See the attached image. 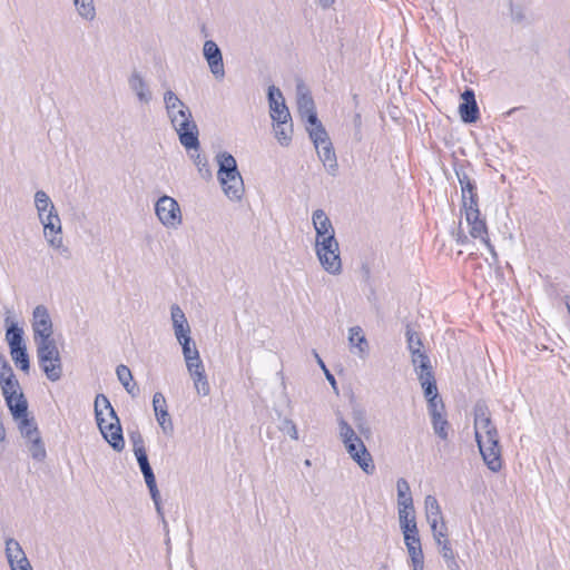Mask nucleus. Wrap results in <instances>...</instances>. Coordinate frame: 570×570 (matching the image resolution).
Instances as JSON below:
<instances>
[{"label": "nucleus", "instance_id": "58836bf2", "mask_svg": "<svg viewBox=\"0 0 570 570\" xmlns=\"http://www.w3.org/2000/svg\"><path fill=\"white\" fill-rule=\"evenodd\" d=\"M274 132L277 141L282 146H288L292 141L293 126L291 121L287 124H278L274 125Z\"/></svg>", "mask_w": 570, "mask_h": 570}, {"label": "nucleus", "instance_id": "a19ab883", "mask_svg": "<svg viewBox=\"0 0 570 570\" xmlns=\"http://www.w3.org/2000/svg\"><path fill=\"white\" fill-rule=\"evenodd\" d=\"M135 456L144 475L145 482L154 481L156 476L149 463L147 452L139 451V453L135 454Z\"/></svg>", "mask_w": 570, "mask_h": 570}, {"label": "nucleus", "instance_id": "a211bd4d", "mask_svg": "<svg viewBox=\"0 0 570 570\" xmlns=\"http://www.w3.org/2000/svg\"><path fill=\"white\" fill-rule=\"evenodd\" d=\"M164 104L171 125H176L180 119L193 117L187 105L173 90L164 94Z\"/></svg>", "mask_w": 570, "mask_h": 570}, {"label": "nucleus", "instance_id": "3c124183", "mask_svg": "<svg viewBox=\"0 0 570 570\" xmlns=\"http://www.w3.org/2000/svg\"><path fill=\"white\" fill-rule=\"evenodd\" d=\"M279 430L283 433H286L287 435H289L291 439L298 440L297 426L293 420L285 417L281 422Z\"/></svg>", "mask_w": 570, "mask_h": 570}, {"label": "nucleus", "instance_id": "6ab92c4d", "mask_svg": "<svg viewBox=\"0 0 570 570\" xmlns=\"http://www.w3.org/2000/svg\"><path fill=\"white\" fill-rule=\"evenodd\" d=\"M204 57L209 66L212 73L222 79L225 76L222 50L213 40H206L203 48Z\"/></svg>", "mask_w": 570, "mask_h": 570}, {"label": "nucleus", "instance_id": "4468645a", "mask_svg": "<svg viewBox=\"0 0 570 570\" xmlns=\"http://www.w3.org/2000/svg\"><path fill=\"white\" fill-rule=\"evenodd\" d=\"M173 127L175 128L178 135L180 144L187 150L197 151L199 149V131L193 117L180 119L176 122V125H173Z\"/></svg>", "mask_w": 570, "mask_h": 570}, {"label": "nucleus", "instance_id": "6e6d98bb", "mask_svg": "<svg viewBox=\"0 0 570 570\" xmlns=\"http://www.w3.org/2000/svg\"><path fill=\"white\" fill-rule=\"evenodd\" d=\"M414 368L419 379L434 376L430 360L422 364H419V366Z\"/></svg>", "mask_w": 570, "mask_h": 570}, {"label": "nucleus", "instance_id": "5fc2aeb1", "mask_svg": "<svg viewBox=\"0 0 570 570\" xmlns=\"http://www.w3.org/2000/svg\"><path fill=\"white\" fill-rule=\"evenodd\" d=\"M116 374L121 384L132 381V374L130 368L127 365L120 364L116 368Z\"/></svg>", "mask_w": 570, "mask_h": 570}, {"label": "nucleus", "instance_id": "7c9ffc66", "mask_svg": "<svg viewBox=\"0 0 570 570\" xmlns=\"http://www.w3.org/2000/svg\"><path fill=\"white\" fill-rule=\"evenodd\" d=\"M338 435L345 446H352L353 444L365 445L363 440L356 434L353 426L342 416L337 419Z\"/></svg>", "mask_w": 570, "mask_h": 570}, {"label": "nucleus", "instance_id": "20e7f679", "mask_svg": "<svg viewBox=\"0 0 570 570\" xmlns=\"http://www.w3.org/2000/svg\"><path fill=\"white\" fill-rule=\"evenodd\" d=\"M35 206L38 218L43 227L45 237L51 234H61V219L52 200L45 190H37L35 193Z\"/></svg>", "mask_w": 570, "mask_h": 570}, {"label": "nucleus", "instance_id": "4c0bfd02", "mask_svg": "<svg viewBox=\"0 0 570 570\" xmlns=\"http://www.w3.org/2000/svg\"><path fill=\"white\" fill-rule=\"evenodd\" d=\"M321 266L331 275H338L342 272V261L340 249L333 254H326L327 264L324 257H317Z\"/></svg>", "mask_w": 570, "mask_h": 570}, {"label": "nucleus", "instance_id": "0eeeda50", "mask_svg": "<svg viewBox=\"0 0 570 570\" xmlns=\"http://www.w3.org/2000/svg\"><path fill=\"white\" fill-rule=\"evenodd\" d=\"M6 404L13 420L18 422L19 431L24 439L29 440L40 435L35 419L28 415V401L24 394L18 395V399Z\"/></svg>", "mask_w": 570, "mask_h": 570}, {"label": "nucleus", "instance_id": "37998d69", "mask_svg": "<svg viewBox=\"0 0 570 570\" xmlns=\"http://www.w3.org/2000/svg\"><path fill=\"white\" fill-rule=\"evenodd\" d=\"M146 485L149 490V493H150V497H151V500L155 504V508H156V511L158 513V515H160L161 520H163V523H164V529L166 531H168V524L165 520V517H164V512H163V508H161V503H160V493L158 491V488H157V482H156V479L154 481H149V482H146Z\"/></svg>", "mask_w": 570, "mask_h": 570}, {"label": "nucleus", "instance_id": "a18cd8bd", "mask_svg": "<svg viewBox=\"0 0 570 570\" xmlns=\"http://www.w3.org/2000/svg\"><path fill=\"white\" fill-rule=\"evenodd\" d=\"M28 441L30 442L29 451L32 459L36 461H43L47 452L41 435L29 439Z\"/></svg>", "mask_w": 570, "mask_h": 570}, {"label": "nucleus", "instance_id": "0e129e2a", "mask_svg": "<svg viewBox=\"0 0 570 570\" xmlns=\"http://www.w3.org/2000/svg\"><path fill=\"white\" fill-rule=\"evenodd\" d=\"M10 570H33L29 559L20 562V563H17L16 566H13V568H10Z\"/></svg>", "mask_w": 570, "mask_h": 570}, {"label": "nucleus", "instance_id": "8fccbe9b", "mask_svg": "<svg viewBox=\"0 0 570 570\" xmlns=\"http://www.w3.org/2000/svg\"><path fill=\"white\" fill-rule=\"evenodd\" d=\"M191 158H193L194 164L196 165L200 176L204 179H210L213 174H212V169H210L207 158L200 154L191 155Z\"/></svg>", "mask_w": 570, "mask_h": 570}, {"label": "nucleus", "instance_id": "49530a36", "mask_svg": "<svg viewBox=\"0 0 570 570\" xmlns=\"http://www.w3.org/2000/svg\"><path fill=\"white\" fill-rule=\"evenodd\" d=\"M405 336L407 342V348L411 352V355L413 354L414 351H422L423 343L421 336L411 327L410 324L406 325Z\"/></svg>", "mask_w": 570, "mask_h": 570}, {"label": "nucleus", "instance_id": "473e14b6", "mask_svg": "<svg viewBox=\"0 0 570 570\" xmlns=\"http://www.w3.org/2000/svg\"><path fill=\"white\" fill-rule=\"evenodd\" d=\"M188 372L193 377L194 385L197 392L204 396L208 395L210 392V387L204 370L203 361L199 363V365L191 367V370H188Z\"/></svg>", "mask_w": 570, "mask_h": 570}, {"label": "nucleus", "instance_id": "c756f323", "mask_svg": "<svg viewBox=\"0 0 570 570\" xmlns=\"http://www.w3.org/2000/svg\"><path fill=\"white\" fill-rule=\"evenodd\" d=\"M4 543V554L10 568L28 559L21 544L16 539L7 538Z\"/></svg>", "mask_w": 570, "mask_h": 570}, {"label": "nucleus", "instance_id": "f03ea898", "mask_svg": "<svg viewBox=\"0 0 570 570\" xmlns=\"http://www.w3.org/2000/svg\"><path fill=\"white\" fill-rule=\"evenodd\" d=\"M216 160L218 164L217 178L224 194L230 200H240L245 188L235 157L228 151H220L216 155Z\"/></svg>", "mask_w": 570, "mask_h": 570}, {"label": "nucleus", "instance_id": "69168bd1", "mask_svg": "<svg viewBox=\"0 0 570 570\" xmlns=\"http://www.w3.org/2000/svg\"><path fill=\"white\" fill-rule=\"evenodd\" d=\"M512 19L517 22H521L524 19V14L521 9L511 7Z\"/></svg>", "mask_w": 570, "mask_h": 570}, {"label": "nucleus", "instance_id": "052dcab7", "mask_svg": "<svg viewBox=\"0 0 570 570\" xmlns=\"http://www.w3.org/2000/svg\"><path fill=\"white\" fill-rule=\"evenodd\" d=\"M353 122H354V127H355V137H356L357 140H361L362 139V136H361V127H362L361 114L356 112L354 115Z\"/></svg>", "mask_w": 570, "mask_h": 570}, {"label": "nucleus", "instance_id": "5701e85b", "mask_svg": "<svg viewBox=\"0 0 570 570\" xmlns=\"http://www.w3.org/2000/svg\"><path fill=\"white\" fill-rule=\"evenodd\" d=\"M429 415L431 417V424L435 435H438L441 440L446 441L449 438L450 423L445 415V406L441 407V405L428 409Z\"/></svg>", "mask_w": 570, "mask_h": 570}, {"label": "nucleus", "instance_id": "b1692460", "mask_svg": "<svg viewBox=\"0 0 570 570\" xmlns=\"http://www.w3.org/2000/svg\"><path fill=\"white\" fill-rule=\"evenodd\" d=\"M312 222L316 233L315 242L323 240L330 236H335L333 224L323 209H316L313 212Z\"/></svg>", "mask_w": 570, "mask_h": 570}, {"label": "nucleus", "instance_id": "cd10ccee", "mask_svg": "<svg viewBox=\"0 0 570 570\" xmlns=\"http://www.w3.org/2000/svg\"><path fill=\"white\" fill-rule=\"evenodd\" d=\"M419 380L428 402V409L435 407L439 405H441V407H444V403L439 395L435 377L430 376Z\"/></svg>", "mask_w": 570, "mask_h": 570}, {"label": "nucleus", "instance_id": "f8f14e48", "mask_svg": "<svg viewBox=\"0 0 570 570\" xmlns=\"http://www.w3.org/2000/svg\"><path fill=\"white\" fill-rule=\"evenodd\" d=\"M462 210L465 214V219L470 226V235L473 238H480L481 242L487 246V248L495 256L494 246L491 244L488 236V227L485 220L480 218V209L479 205L464 207Z\"/></svg>", "mask_w": 570, "mask_h": 570}, {"label": "nucleus", "instance_id": "f257e3e1", "mask_svg": "<svg viewBox=\"0 0 570 570\" xmlns=\"http://www.w3.org/2000/svg\"><path fill=\"white\" fill-rule=\"evenodd\" d=\"M95 417L105 440L114 450L121 451L125 448V441L120 421L105 394H97L95 399Z\"/></svg>", "mask_w": 570, "mask_h": 570}, {"label": "nucleus", "instance_id": "4d7b16f0", "mask_svg": "<svg viewBox=\"0 0 570 570\" xmlns=\"http://www.w3.org/2000/svg\"><path fill=\"white\" fill-rule=\"evenodd\" d=\"M412 356V363L414 367H417L419 364H422L430 360L429 355L422 350V351H414Z\"/></svg>", "mask_w": 570, "mask_h": 570}, {"label": "nucleus", "instance_id": "9d476101", "mask_svg": "<svg viewBox=\"0 0 570 570\" xmlns=\"http://www.w3.org/2000/svg\"><path fill=\"white\" fill-rule=\"evenodd\" d=\"M32 332L35 344L55 341L52 321L45 305H38L33 309Z\"/></svg>", "mask_w": 570, "mask_h": 570}, {"label": "nucleus", "instance_id": "338daca9", "mask_svg": "<svg viewBox=\"0 0 570 570\" xmlns=\"http://www.w3.org/2000/svg\"><path fill=\"white\" fill-rule=\"evenodd\" d=\"M335 1L336 0H317V3L323 9H328V8H331L335 3Z\"/></svg>", "mask_w": 570, "mask_h": 570}, {"label": "nucleus", "instance_id": "79ce46f5", "mask_svg": "<svg viewBox=\"0 0 570 570\" xmlns=\"http://www.w3.org/2000/svg\"><path fill=\"white\" fill-rule=\"evenodd\" d=\"M146 485L149 490V493H150V497H151V500L155 504V508H156V511L158 513V515H160L161 520H163V523H164V529L166 531H168V524L165 520V517H164V512H163V508H161V503H160V493L158 491V488H157V482H156V479L154 481H149V482H146Z\"/></svg>", "mask_w": 570, "mask_h": 570}, {"label": "nucleus", "instance_id": "774afa93", "mask_svg": "<svg viewBox=\"0 0 570 570\" xmlns=\"http://www.w3.org/2000/svg\"><path fill=\"white\" fill-rule=\"evenodd\" d=\"M314 355H315V358L317 361V364L325 372V370H327L325 363L323 362V360L320 357V355L315 351H314Z\"/></svg>", "mask_w": 570, "mask_h": 570}, {"label": "nucleus", "instance_id": "680f3d73", "mask_svg": "<svg viewBox=\"0 0 570 570\" xmlns=\"http://www.w3.org/2000/svg\"><path fill=\"white\" fill-rule=\"evenodd\" d=\"M461 98H462L463 102H468V101L476 102L474 90L471 88H466L462 92Z\"/></svg>", "mask_w": 570, "mask_h": 570}, {"label": "nucleus", "instance_id": "09e8293b", "mask_svg": "<svg viewBox=\"0 0 570 570\" xmlns=\"http://www.w3.org/2000/svg\"><path fill=\"white\" fill-rule=\"evenodd\" d=\"M429 524L436 544H441L443 540H449V530L444 520Z\"/></svg>", "mask_w": 570, "mask_h": 570}, {"label": "nucleus", "instance_id": "ddd939ff", "mask_svg": "<svg viewBox=\"0 0 570 570\" xmlns=\"http://www.w3.org/2000/svg\"><path fill=\"white\" fill-rule=\"evenodd\" d=\"M476 443L482 459L492 472H499L502 468L501 448L499 445V435L497 438H487V442L482 441V435L476 433Z\"/></svg>", "mask_w": 570, "mask_h": 570}, {"label": "nucleus", "instance_id": "39448f33", "mask_svg": "<svg viewBox=\"0 0 570 570\" xmlns=\"http://www.w3.org/2000/svg\"><path fill=\"white\" fill-rule=\"evenodd\" d=\"M37 360L46 377L57 382L62 377V361L56 341L36 344Z\"/></svg>", "mask_w": 570, "mask_h": 570}, {"label": "nucleus", "instance_id": "c85d7f7f", "mask_svg": "<svg viewBox=\"0 0 570 570\" xmlns=\"http://www.w3.org/2000/svg\"><path fill=\"white\" fill-rule=\"evenodd\" d=\"M348 343L351 348H356V354L361 358L368 355L370 346L362 327L353 326L348 330Z\"/></svg>", "mask_w": 570, "mask_h": 570}, {"label": "nucleus", "instance_id": "a878e982", "mask_svg": "<svg viewBox=\"0 0 570 570\" xmlns=\"http://www.w3.org/2000/svg\"><path fill=\"white\" fill-rule=\"evenodd\" d=\"M170 316H171L174 333H175L177 341L179 342L184 338L191 337L190 336V326L185 316V313L177 304H174L170 307Z\"/></svg>", "mask_w": 570, "mask_h": 570}, {"label": "nucleus", "instance_id": "c9c22d12", "mask_svg": "<svg viewBox=\"0 0 570 570\" xmlns=\"http://www.w3.org/2000/svg\"><path fill=\"white\" fill-rule=\"evenodd\" d=\"M340 249L338 242L335 236L326 237L323 240L315 242V253L317 257H324L327 263L326 254H333Z\"/></svg>", "mask_w": 570, "mask_h": 570}, {"label": "nucleus", "instance_id": "bb28decb", "mask_svg": "<svg viewBox=\"0 0 570 570\" xmlns=\"http://www.w3.org/2000/svg\"><path fill=\"white\" fill-rule=\"evenodd\" d=\"M128 85L131 91L135 92L139 102L149 104L151 101L153 94L149 86L138 71H134L130 75L128 78Z\"/></svg>", "mask_w": 570, "mask_h": 570}, {"label": "nucleus", "instance_id": "2f4dec72", "mask_svg": "<svg viewBox=\"0 0 570 570\" xmlns=\"http://www.w3.org/2000/svg\"><path fill=\"white\" fill-rule=\"evenodd\" d=\"M181 345L183 355L186 361L187 370H191V367L199 365L202 362L199 352L193 342V338H184L178 342Z\"/></svg>", "mask_w": 570, "mask_h": 570}, {"label": "nucleus", "instance_id": "423d86ee", "mask_svg": "<svg viewBox=\"0 0 570 570\" xmlns=\"http://www.w3.org/2000/svg\"><path fill=\"white\" fill-rule=\"evenodd\" d=\"M400 528L404 535V543L411 559L412 570H423L424 554L415 515H412L410 522L400 523Z\"/></svg>", "mask_w": 570, "mask_h": 570}, {"label": "nucleus", "instance_id": "6e6552de", "mask_svg": "<svg viewBox=\"0 0 570 570\" xmlns=\"http://www.w3.org/2000/svg\"><path fill=\"white\" fill-rule=\"evenodd\" d=\"M155 214L167 229H177L183 224L180 206L175 198L168 195H163L157 199L155 203Z\"/></svg>", "mask_w": 570, "mask_h": 570}, {"label": "nucleus", "instance_id": "412c9836", "mask_svg": "<svg viewBox=\"0 0 570 570\" xmlns=\"http://www.w3.org/2000/svg\"><path fill=\"white\" fill-rule=\"evenodd\" d=\"M345 450L364 473L371 475L375 472L376 468L366 445L353 444L352 446H345Z\"/></svg>", "mask_w": 570, "mask_h": 570}, {"label": "nucleus", "instance_id": "13d9d810", "mask_svg": "<svg viewBox=\"0 0 570 570\" xmlns=\"http://www.w3.org/2000/svg\"><path fill=\"white\" fill-rule=\"evenodd\" d=\"M122 386L126 390V392L130 394L132 397H136L139 394V387L134 382V380L124 383Z\"/></svg>", "mask_w": 570, "mask_h": 570}, {"label": "nucleus", "instance_id": "ea45409f", "mask_svg": "<svg viewBox=\"0 0 570 570\" xmlns=\"http://www.w3.org/2000/svg\"><path fill=\"white\" fill-rule=\"evenodd\" d=\"M10 354L16 366L28 373L30 370V358L27 352V346L11 350Z\"/></svg>", "mask_w": 570, "mask_h": 570}, {"label": "nucleus", "instance_id": "c03bdc74", "mask_svg": "<svg viewBox=\"0 0 570 570\" xmlns=\"http://www.w3.org/2000/svg\"><path fill=\"white\" fill-rule=\"evenodd\" d=\"M45 238L48 242L49 246L52 247L53 249L58 250L59 254L63 258L69 259L71 257V252H70L69 247H67L63 244L62 233L61 234H51L50 236L45 237Z\"/></svg>", "mask_w": 570, "mask_h": 570}, {"label": "nucleus", "instance_id": "bf43d9fd", "mask_svg": "<svg viewBox=\"0 0 570 570\" xmlns=\"http://www.w3.org/2000/svg\"><path fill=\"white\" fill-rule=\"evenodd\" d=\"M454 237H455L456 244H459L461 246H464L470 243L469 236L461 228L458 229Z\"/></svg>", "mask_w": 570, "mask_h": 570}, {"label": "nucleus", "instance_id": "393cba45", "mask_svg": "<svg viewBox=\"0 0 570 570\" xmlns=\"http://www.w3.org/2000/svg\"><path fill=\"white\" fill-rule=\"evenodd\" d=\"M11 311H6V340L8 342L9 348H21L26 346L24 338H23V330L18 325V323H14L11 321Z\"/></svg>", "mask_w": 570, "mask_h": 570}, {"label": "nucleus", "instance_id": "9b49d317", "mask_svg": "<svg viewBox=\"0 0 570 570\" xmlns=\"http://www.w3.org/2000/svg\"><path fill=\"white\" fill-rule=\"evenodd\" d=\"M0 389L6 403L18 399V395L23 394L10 363L2 354H0Z\"/></svg>", "mask_w": 570, "mask_h": 570}, {"label": "nucleus", "instance_id": "aec40b11", "mask_svg": "<svg viewBox=\"0 0 570 570\" xmlns=\"http://www.w3.org/2000/svg\"><path fill=\"white\" fill-rule=\"evenodd\" d=\"M153 407L156 420L166 435L174 432V424L167 410L166 399L160 392H156L153 396Z\"/></svg>", "mask_w": 570, "mask_h": 570}, {"label": "nucleus", "instance_id": "1a4fd4ad", "mask_svg": "<svg viewBox=\"0 0 570 570\" xmlns=\"http://www.w3.org/2000/svg\"><path fill=\"white\" fill-rule=\"evenodd\" d=\"M469 167L470 164L468 161H455L453 164V169L461 187L462 208L479 205L476 183L469 176L466 171Z\"/></svg>", "mask_w": 570, "mask_h": 570}, {"label": "nucleus", "instance_id": "f704fd0d", "mask_svg": "<svg viewBox=\"0 0 570 570\" xmlns=\"http://www.w3.org/2000/svg\"><path fill=\"white\" fill-rule=\"evenodd\" d=\"M459 114L464 124H474L480 118V109L478 102H461Z\"/></svg>", "mask_w": 570, "mask_h": 570}, {"label": "nucleus", "instance_id": "de8ad7c7", "mask_svg": "<svg viewBox=\"0 0 570 570\" xmlns=\"http://www.w3.org/2000/svg\"><path fill=\"white\" fill-rule=\"evenodd\" d=\"M440 549V553L442 554L443 559L448 563V567L453 570L454 568H458V563L455 560V553L452 549L450 540H443L441 544H436Z\"/></svg>", "mask_w": 570, "mask_h": 570}, {"label": "nucleus", "instance_id": "e2e57ef3", "mask_svg": "<svg viewBox=\"0 0 570 570\" xmlns=\"http://www.w3.org/2000/svg\"><path fill=\"white\" fill-rule=\"evenodd\" d=\"M324 374H325L326 380L328 381V383L331 384V386L337 394L338 389H337V383H336L335 376L328 370H325Z\"/></svg>", "mask_w": 570, "mask_h": 570}, {"label": "nucleus", "instance_id": "f3484780", "mask_svg": "<svg viewBox=\"0 0 570 570\" xmlns=\"http://www.w3.org/2000/svg\"><path fill=\"white\" fill-rule=\"evenodd\" d=\"M475 434L483 431L487 438L499 435L495 425L492 423L489 406L484 401H478L473 409Z\"/></svg>", "mask_w": 570, "mask_h": 570}, {"label": "nucleus", "instance_id": "72a5a7b5", "mask_svg": "<svg viewBox=\"0 0 570 570\" xmlns=\"http://www.w3.org/2000/svg\"><path fill=\"white\" fill-rule=\"evenodd\" d=\"M425 515L429 523L444 520L438 499L434 495H426L424 500Z\"/></svg>", "mask_w": 570, "mask_h": 570}, {"label": "nucleus", "instance_id": "2eb2a0df", "mask_svg": "<svg viewBox=\"0 0 570 570\" xmlns=\"http://www.w3.org/2000/svg\"><path fill=\"white\" fill-rule=\"evenodd\" d=\"M396 490L399 521L400 523L410 522L412 515H415V512L409 482L400 478L396 482Z\"/></svg>", "mask_w": 570, "mask_h": 570}, {"label": "nucleus", "instance_id": "dca6fc26", "mask_svg": "<svg viewBox=\"0 0 570 570\" xmlns=\"http://www.w3.org/2000/svg\"><path fill=\"white\" fill-rule=\"evenodd\" d=\"M267 98L271 110V118L274 122L287 124L291 121V114L285 104L282 91L274 85L268 87Z\"/></svg>", "mask_w": 570, "mask_h": 570}, {"label": "nucleus", "instance_id": "603ef678", "mask_svg": "<svg viewBox=\"0 0 570 570\" xmlns=\"http://www.w3.org/2000/svg\"><path fill=\"white\" fill-rule=\"evenodd\" d=\"M129 438L132 443L134 454L139 453V451L147 452L146 448H145V442H144V439H142V435L140 434V432H138V431L132 432V433H130Z\"/></svg>", "mask_w": 570, "mask_h": 570}, {"label": "nucleus", "instance_id": "7ed1b4c3", "mask_svg": "<svg viewBox=\"0 0 570 570\" xmlns=\"http://www.w3.org/2000/svg\"><path fill=\"white\" fill-rule=\"evenodd\" d=\"M307 131L325 170L335 177L338 173L337 157L326 129L320 125V128H307Z\"/></svg>", "mask_w": 570, "mask_h": 570}, {"label": "nucleus", "instance_id": "4be33fe9", "mask_svg": "<svg viewBox=\"0 0 570 570\" xmlns=\"http://www.w3.org/2000/svg\"><path fill=\"white\" fill-rule=\"evenodd\" d=\"M297 107L302 119L311 126L309 128H320V125H323L317 117L314 100L309 92L298 96Z\"/></svg>", "mask_w": 570, "mask_h": 570}, {"label": "nucleus", "instance_id": "864d4df0", "mask_svg": "<svg viewBox=\"0 0 570 570\" xmlns=\"http://www.w3.org/2000/svg\"><path fill=\"white\" fill-rule=\"evenodd\" d=\"M354 423L361 434L368 435L371 433V429L366 424V421H365L362 412L354 413Z\"/></svg>", "mask_w": 570, "mask_h": 570}, {"label": "nucleus", "instance_id": "e433bc0d", "mask_svg": "<svg viewBox=\"0 0 570 570\" xmlns=\"http://www.w3.org/2000/svg\"><path fill=\"white\" fill-rule=\"evenodd\" d=\"M78 16L86 21H94L96 7L94 0H72Z\"/></svg>", "mask_w": 570, "mask_h": 570}]
</instances>
